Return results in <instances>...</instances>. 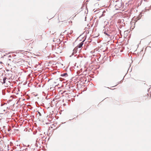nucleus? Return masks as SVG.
<instances>
[{"instance_id": "8", "label": "nucleus", "mask_w": 151, "mask_h": 151, "mask_svg": "<svg viewBox=\"0 0 151 151\" xmlns=\"http://www.w3.org/2000/svg\"><path fill=\"white\" fill-rule=\"evenodd\" d=\"M6 77L4 78L3 79V82H2V83H5V81L6 79Z\"/></svg>"}, {"instance_id": "4", "label": "nucleus", "mask_w": 151, "mask_h": 151, "mask_svg": "<svg viewBox=\"0 0 151 151\" xmlns=\"http://www.w3.org/2000/svg\"><path fill=\"white\" fill-rule=\"evenodd\" d=\"M78 47H76L73 50V55L74 53H76L77 51V50H78Z\"/></svg>"}, {"instance_id": "9", "label": "nucleus", "mask_w": 151, "mask_h": 151, "mask_svg": "<svg viewBox=\"0 0 151 151\" xmlns=\"http://www.w3.org/2000/svg\"><path fill=\"white\" fill-rule=\"evenodd\" d=\"M38 113H39V114H40V115H41V114L40 113V112H38Z\"/></svg>"}, {"instance_id": "6", "label": "nucleus", "mask_w": 151, "mask_h": 151, "mask_svg": "<svg viewBox=\"0 0 151 151\" xmlns=\"http://www.w3.org/2000/svg\"><path fill=\"white\" fill-rule=\"evenodd\" d=\"M58 19L60 21L63 22V20H64L62 19L61 17V15H58Z\"/></svg>"}, {"instance_id": "5", "label": "nucleus", "mask_w": 151, "mask_h": 151, "mask_svg": "<svg viewBox=\"0 0 151 151\" xmlns=\"http://www.w3.org/2000/svg\"><path fill=\"white\" fill-rule=\"evenodd\" d=\"M16 64L17 66H20L22 65V62L21 61H19L16 62Z\"/></svg>"}, {"instance_id": "1", "label": "nucleus", "mask_w": 151, "mask_h": 151, "mask_svg": "<svg viewBox=\"0 0 151 151\" xmlns=\"http://www.w3.org/2000/svg\"><path fill=\"white\" fill-rule=\"evenodd\" d=\"M32 48V44L30 43L28 46L26 50H20L21 52H27L28 51L31 50Z\"/></svg>"}, {"instance_id": "7", "label": "nucleus", "mask_w": 151, "mask_h": 151, "mask_svg": "<svg viewBox=\"0 0 151 151\" xmlns=\"http://www.w3.org/2000/svg\"><path fill=\"white\" fill-rule=\"evenodd\" d=\"M68 74L67 73H64L61 75V76H62L66 77L68 76Z\"/></svg>"}, {"instance_id": "2", "label": "nucleus", "mask_w": 151, "mask_h": 151, "mask_svg": "<svg viewBox=\"0 0 151 151\" xmlns=\"http://www.w3.org/2000/svg\"><path fill=\"white\" fill-rule=\"evenodd\" d=\"M122 6V4L121 2H117L115 5V8L116 9H118Z\"/></svg>"}, {"instance_id": "3", "label": "nucleus", "mask_w": 151, "mask_h": 151, "mask_svg": "<svg viewBox=\"0 0 151 151\" xmlns=\"http://www.w3.org/2000/svg\"><path fill=\"white\" fill-rule=\"evenodd\" d=\"M83 42L84 41L82 42L79 44V45L77 46L78 47H78L79 48H80L82 47L83 44Z\"/></svg>"}]
</instances>
